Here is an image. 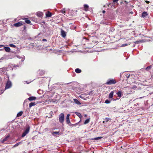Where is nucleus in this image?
I'll return each mask as SVG.
<instances>
[{
	"label": "nucleus",
	"instance_id": "f257e3e1",
	"mask_svg": "<svg viewBox=\"0 0 153 153\" xmlns=\"http://www.w3.org/2000/svg\"><path fill=\"white\" fill-rule=\"evenodd\" d=\"M117 82V80L115 79H108L105 84L108 85H111L112 84H115Z\"/></svg>",
	"mask_w": 153,
	"mask_h": 153
},
{
	"label": "nucleus",
	"instance_id": "f03ea898",
	"mask_svg": "<svg viewBox=\"0 0 153 153\" xmlns=\"http://www.w3.org/2000/svg\"><path fill=\"white\" fill-rule=\"evenodd\" d=\"M59 122L61 123H63L64 121V114L63 113H61L59 115Z\"/></svg>",
	"mask_w": 153,
	"mask_h": 153
},
{
	"label": "nucleus",
	"instance_id": "7ed1b4c3",
	"mask_svg": "<svg viewBox=\"0 0 153 153\" xmlns=\"http://www.w3.org/2000/svg\"><path fill=\"white\" fill-rule=\"evenodd\" d=\"M30 129V127L29 126H28L24 132L22 134V137H24L29 132Z\"/></svg>",
	"mask_w": 153,
	"mask_h": 153
},
{
	"label": "nucleus",
	"instance_id": "20e7f679",
	"mask_svg": "<svg viewBox=\"0 0 153 153\" xmlns=\"http://www.w3.org/2000/svg\"><path fill=\"white\" fill-rule=\"evenodd\" d=\"M12 83L10 81H8L6 85L5 88L6 89H9L12 86Z\"/></svg>",
	"mask_w": 153,
	"mask_h": 153
},
{
	"label": "nucleus",
	"instance_id": "39448f33",
	"mask_svg": "<svg viewBox=\"0 0 153 153\" xmlns=\"http://www.w3.org/2000/svg\"><path fill=\"white\" fill-rule=\"evenodd\" d=\"M23 25L22 22H19L14 24V26L15 27H18L20 26Z\"/></svg>",
	"mask_w": 153,
	"mask_h": 153
},
{
	"label": "nucleus",
	"instance_id": "423d86ee",
	"mask_svg": "<svg viewBox=\"0 0 153 153\" xmlns=\"http://www.w3.org/2000/svg\"><path fill=\"white\" fill-rule=\"evenodd\" d=\"M23 19L25 20V22L27 24L31 25V21L28 19V18H25Z\"/></svg>",
	"mask_w": 153,
	"mask_h": 153
},
{
	"label": "nucleus",
	"instance_id": "0eeeda50",
	"mask_svg": "<svg viewBox=\"0 0 153 153\" xmlns=\"http://www.w3.org/2000/svg\"><path fill=\"white\" fill-rule=\"evenodd\" d=\"M61 34L62 37L65 38L66 36V32L64 30H62L61 31Z\"/></svg>",
	"mask_w": 153,
	"mask_h": 153
},
{
	"label": "nucleus",
	"instance_id": "6e6552de",
	"mask_svg": "<svg viewBox=\"0 0 153 153\" xmlns=\"http://www.w3.org/2000/svg\"><path fill=\"white\" fill-rule=\"evenodd\" d=\"M70 116V114H68L66 116V121L67 123L68 124H69V123H70V121L69 119Z\"/></svg>",
	"mask_w": 153,
	"mask_h": 153
},
{
	"label": "nucleus",
	"instance_id": "1a4fd4ad",
	"mask_svg": "<svg viewBox=\"0 0 153 153\" xmlns=\"http://www.w3.org/2000/svg\"><path fill=\"white\" fill-rule=\"evenodd\" d=\"M52 14L49 11H47L46 13V16L47 17H50L51 16Z\"/></svg>",
	"mask_w": 153,
	"mask_h": 153
},
{
	"label": "nucleus",
	"instance_id": "9d476101",
	"mask_svg": "<svg viewBox=\"0 0 153 153\" xmlns=\"http://www.w3.org/2000/svg\"><path fill=\"white\" fill-rule=\"evenodd\" d=\"M116 91L115 90L113 91L110 92V94L109 95V96H108V97L109 98H110V99L112 98H113V95H114V91Z\"/></svg>",
	"mask_w": 153,
	"mask_h": 153
},
{
	"label": "nucleus",
	"instance_id": "9b49d317",
	"mask_svg": "<svg viewBox=\"0 0 153 153\" xmlns=\"http://www.w3.org/2000/svg\"><path fill=\"white\" fill-rule=\"evenodd\" d=\"M84 10L85 11H87L88 10V8H89V6H88V5L86 4H85L84 5Z\"/></svg>",
	"mask_w": 153,
	"mask_h": 153
},
{
	"label": "nucleus",
	"instance_id": "f8f14e48",
	"mask_svg": "<svg viewBox=\"0 0 153 153\" xmlns=\"http://www.w3.org/2000/svg\"><path fill=\"white\" fill-rule=\"evenodd\" d=\"M116 94L118 96L120 97L122 95V92L121 91H119L118 92L116 93Z\"/></svg>",
	"mask_w": 153,
	"mask_h": 153
},
{
	"label": "nucleus",
	"instance_id": "ddd939ff",
	"mask_svg": "<svg viewBox=\"0 0 153 153\" xmlns=\"http://www.w3.org/2000/svg\"><path fill=\"white\" fill-rule=\"evenodd\" d=\"M74 103L77 104V105H79L81 104V103L77 100L76 99H74Z\"/></svg>",
	"mask_w": 153,
	"mask_h": 153
},
{
	"label": "nucleus",
	"instance_id": "4468645a",
	"mask_svg": "<svg viewBox=\"0 0 153 153\" xmlns=\"http://www.w3.org/2000/svg\"><path fill=\"white\" fill-rule=\"evenodd\" d=\"M6 68H0V72L1 73H4L6 71Z\"/></svg>",
	"mask_w": 153,
	"mask_h": 153
},
{
	"label": "nucleus",
	"instance_id": "2eb2a0df",
	"mask_svg": "<svg viewBox=\"0 0 153 153\" xmlns=\"http://www.w3.org/2000/svg\"><path fill=\"white\" fill-rule=\"evenodd\" d=\"M36 97H29L28 98V100L29 101H33V100H36Z\"/></svg>",
	"mask_w": 153,
	"mask_h": 153
},
{
	"label": "nucleus",
	"instance_id": "dca6fc26",
	"mask_svg": "<svg viewBox=\"0 0 153 153\" xmlns=\"http://www.w3.org/2000/svg\"><path fill=\"white\" fill-rule=\"evenodd\" d=\"M36 15L38 17H41L42 16L43 13L41 12H38L36 13Z\"/></svg>",
	"mask_w": 153,
	"mask_h": 153
},
{
	"label": "nucleus",
	"instance_id": "f3484780",
	"mask_svg": "<svg viewBox=\"0 0 153 153\" xmlns=\"http://www.w3.org/2000/svg\"><path fill=\"white\" fill-rule=\"evenodd\" d=\"M4 48L6 51L7 52H9L10 51V48L7 47H5Z\"/></svg>",
	"mask_w": 153,
	"mask_h": 153
},
{
	"label": "nucleus",
	"instance_id": "a211bd4d",
	"mask_svg": "<svg viewBox=\"0 0 153 153\" xmlns=\"http://www.w3.org/2000/svg\"><path fill=\"white\" fill-rule=\"evenodd\" d=\"M9 137V136L8 135L5 138H4L2 141L1 142L2 143H4L5 141H7L8 138Z\"/></svg>",
	"mask_w": 153,
	"mask_h": 153
},
{
	"label": "nucleus",
	"instance_id": "6ab92c4d",
	"mask_svg": "<svg viewBox=\"0 0 153 153\" xmlns=\"http://www.w3.org/2000/svg\"><path fill=\"white\" fill-rule=\"evenodd\" d=\"M75 114L77 115L81 119L82 117V116L81 114L78 112H75Z\"/></svg>",
	"mask_w": 153,
	"mask_h": 153
},
{
	"label": "nucleus",
	"instance_id": "aec40b11",
	"mask_svg": "<svg viewBox=\"0 0 153 153\" xmlns=\"http://www.w3.org/2000/svg\"><path fill=\"white\" fill-rule=\"evenodd\" d=\"M36 103L35 102H31L29 104V107L30 108L33 106H34L36 105Z\"/></svg>",
	"mask_w": 153,
	"mask_h": 153
},
{
	"label": "nucleus",
	"instance_id": "412c9836",
	"mask_svg": "<svg viewBox=\"0 0 153 153\" xmlns=\"http://www.w3.org/2000/svg\"><path fill=\"white\" fill-rule=\"evenodd\" d=\"M148 15L147 13L146 12H143L142 14V16L143 17H145L146 16Z\"/></svg>",
	"mask_w": 153,
	"mask_h": 153
},
{
	"label": "nucleus",
	"instance_id": "4be33fe9",
	"mask_svg": "<svg viewBox=\"0 0 153 153\" xmlns=\"http://www.w3.org/2000/svg\"><path fill=\"white\" fill-rule=\"evenodd\" d=\"M53 136H55V134H59V131H53L51 132Z\"/></svg>",
	"mask_w": 153,
	"mask_h": 153
},
{
	"label": "nucleus",
	"instance_id": "5701e85b",
	"mask_svg": "<svg viewBox=\"0 0 153 153\" xmlns=\"http://www.w3.org/2000/svg\"><path fill=\"white\" fill-rule=\"evenodd\" d=\"M75 71L77 73H81V71L80 69L77 68L75 69Z\"/></svg>",
	"mask_w": 153,
	"mask_h": 153
},
{
	"label": "nucleus",
	"instance_id": "b1692460",
	"mask_svg": "<svg viewBox=\"0 0 153 153\" xmlns=\"http://www.w3.org/2000/svg\"><path fill=\"white\" fill-rule=\"evenodd\" d=\"M23 112L22 111H20L19 112L17 115V116L18 117H20L23 114Z\"/></svg>",
	"mask_w": 153,
	"mask_h": 153
},
{
	"label": "nucleus",
	"instance_id": "393cba45",
	"mask_svg": "<svg viewBox=\"0 0 153 153\" xmlns=\"http://www.w3.org/2000/svg\"><path fill=\"white\" fill-rule=\"evenodd\" d=\"M90 122V118L88 119L85 120V121L84 122V124H88Z\"/></svg>",
	"mask_w": 153,
	"mask_h": 153
},
{
	"label": "nucleus",
	"instance_id": "a878e982",
	"mask_svg": "<svg viewBox=\"0 0 153 153\" xmlns=\"http://www.w3.org/2000/svg\"><path fill=\"white\" fill-rule=\"evenodd\" d=\"M102 138V137H98L94 138L91 139V140H99L100 139H101Z\"/></svg>",
	"mask_w": 153,
	"mask_h": 153
},
{
	"label": "nucleus",
	"instance_id": "bb28decb",
	"mask_svg": "<svg viewBox=\"0 0 153 153\" xmlns=\"http://www.w3.org/2000/svg\"><path fill=\"white\" fill-rule=\"evenodd\" d=\"M151 67H152V66L151 65L148 66L146 68V70L147 71H149V70L151 68Z\"/></svg>",
	"mask_w": 153,
	"mask_h": 153
},
{
	"label": "nucleus",
	"instance_id": "cd10ccee",
	"mask_svg": "<svg viewBox=\"0 0 153 153\" xmlns=\"http://www.w3.org/2000/svg\"><path fill=\"white\" fill-rule=\"evenodd\" d=\"M61 12L63 13H65V8L62 9L61 10Z\"/></svg>",
	"mask_w": 153,
	"mask_h": 153
},
{
	"label": "nucleus",
	"instance_id": "c85d7f7f",
	"mask_svg": "<svg viewBox=\"0 0 153 153\" xmlns=\"http://www.w3.org/2000/svg\"><path fill=\"white\" fill-rule=\"evenodd\" d=\"M21 142H19L13 146L14 147H16L18 146L19 145L20 143H21Z\"/></svg>",
	"mask_w": 153,
	"mask_h": 153
},
{
	"label": "nucleus",
	"instance_id": "c756f323",
	"mask_svg": "<svg viewBox=\"0 0 153 153\" xmlns=\"http://www.w3.org/2000/svg\"><path fill=\"white\" fill-rule=\"evenodd\" d=\"M110 102V101L108 100H106L105 101V103L106 104H108Z\"/></svg>",
	"mask_w": 153,
	"mask_h": 153
},
{
	"label": "nucleus",
	"instance_id": "7c9ffc66",
	"mask_svg": "<svg viewBox=\"0 0 153 153\" xmlns=\"http://www.w3.org/2000/svg\"><path fill=\"white\" fill-rule=\"evenodd\" d=\"M9 46L10 47H13V48H15L16 47V46L14 45H13V44H10L9 45Z\"/></svg>",
	"mask_w": 153,
	"mask_h": 153
},
{
	"label": "nucleus",
	"instance_id": "2f4dec72",
	"mask_svg": "<svg viewBox=\"0 0 153 153\" xmlns=\"http://www.w3.org/2000/svg\"><path fill=\"white\" fill-rule=\"evenodd\" d=\"M111 120V119L110 118H109L107 117L105 118V120L106 122H108L109 120Z\"/></svg>",
	"mask_w": 153,
	"mask_h": 153
},
{
	"label": "nucleus",
	"instance_id": "473e14b6",
	"mask_svg": "<svg viewBox=\"0 0 153 153\" xmlns=\"http://www.w3.org/2000/svg\"><path fill=\"white\" fill-rule=\"evenodd\" d=\"M137 88V87L136 85H134L132 87H131V89H136Z\"/></svg>",
	"mask_w": 153,
	"mask_h": 153
},
{
	"label": "nucleus",
	"instance_id": "72a5a7b5",
	"mask_svg": "<svg viewBox=\"0 0 153 153\" xmlns=\"http://www.w3.org/2000/svg\"><path fill=\"white\" fill-rule=\"evenodd\" d=\"M130 75L129 74H126V77H127V78H128L129 77Z\"/></svg>",
	"mask_w": 153,
	"mask_h": 153
},
{
	"label": "nucleus",
	"instance_id": "f704fd0d",
	"mask_svg": "<svg viewBox=\"0 0 153 153\" xmlns=\"http://www.w3.org/2000/svg\"><path fill=\"white\" fill-rule=\"evenodd\" d=\"M68 124L70 126H74L76 124H72L71 123H69V124Z\"/></svg>",
	"mask_w": 153,
	"mask_h": 153
},
{
	"label": "nucleus",
	"instance_id": "c9c22d12",
	"mask_svg": "<svg viewBox=\"0 0 153 153\" xmlns=\"http://www.w3.org/2000/svg\"><path fill=\"white\" fill-rule=\"evenodd\" d=\"M128 45L127 44H123L122 45V47H124V46H127Z\"/></svg>",
	"mask_w": 153,
	"mask_h": 153
},
{
	"label": "nucleus",
	"instance_id": "e433bc0d",
	"mask_svg": "<svg viewBox=\"0 0 153 153\" xmlns=\"http://www.w3.org/2000/svg\"><path fill=\"white\" fill-rule=\"evenodd\" d=\"M142 41L141 40H140V41H136V42H135V43L136 44H138V43H139V42H141Z\"/></svg>",
	"mask_w": 153,
	"mask_h": 153
},
{
	"label": "nucleus",
	"instance_id": "4c0bfd02",
	"mask_svg": "<svg viewBox=\"0 0 153 153\" xmlns=\"http://www.w3.org/2000/svg\"><path fill=\"white\" fill-rule=\"evenodd\" d=\"M145 2L146 3H147V4H149L150 2L149 1H145Z\"/></svg>",
	"mask_w": 153,
	"mask_h": 153
},
{
	"label": "nucleus",
	"instance_id": "58836bf2",
	"mask_svg": "<svg viewBox=\"0 0 153 153\" xmlns=\"http://www.w3.org/2000/svg\"><path fill=\"white\" fill-rule=\"evenodd\" d=\"M118 0H114L113 1V2H115L116 1H118Z\"/></svg>",
	"mask_w": 153,
	"mask_h": 153
},
{
	"label": "nucleus",
	"instance_id": "ea45409f",
	"mask_svg": "<svg viewBox=\"0 0 153 153\" xmlns=\"http://www.w3.org/2000/svg\"><path fill=\"white\" fill-rule=\"evenodd\" d=\"M4 47V45H0V48L3 47Z\"/></svg>",
	"mask_w": 153,
	"mask_h": 153
},
{
	"label": "nucleus",
	"instance_id": "a19ab883",
	"mask_svg": "<svg viewBox=\"0 0 153 153\" xmlns=\"http://www.w3.org/2000/svg\"><path fill=\"white\" fill-rule=\"evenodd\" d=\"M124 1V2L125 3H128V2H127V1Z\"/></svg>",
	"mask_w": 153,
	"mask_h": 153
},
{
	"label": "nucleus",
	"instance_id": "79ce46f5",
	"mask_svg": "<svg viewBox=\"0 0 153 153\" xmlns=\"http://www.w3.org/2000/svg\"><path fill=\"white\" fill-rule=\"evenodd\" d=\"M105 10H103L102 11V13H105Z\"/></svg>",
	"mask_w": 153,
	"mask_h": 153
},
{
	"label": "nucleus",
	"instance_id": "37998d69",
	"mask_svg": "<svg viewBox=\"0 0 153 153\" xmlns=\"http://www.w3.org/2000/svg\"><path fill=\"white\" fill-rule=\"evenodd\" d=\"M43 41H46V40L45 39H43Z\"/></svg>",
	"mask_w": 153,
	"mask_h": 153
},
{
	"label": "nucleus",
	"instance_id": "c03bdc74",
	"mask_svg": "<svg viewBox=\"0 0 153 153\" xmlns=\"http://www.w3.org/2000/svg\"><path fill=\"white\" fill-rule=\"evenodd\" d=\"M111 3H109L108 4V6H109L110 5H111Z\"/></svg>",
	"mask_w": 153,
	"mask_h": 153
},
{
	"label": "nucleus",
	"instance_id": "a18cd8bd",
	"mask_svg": "<svg viewBox=\"0 0 153 153\" xmlns=\"http://www.w3.org/2000/svg\"><path fill=\"white\" fill-rule=\"evenodd\" d=\"M26 29V27L25 26H24V30H25Z\"/></svg>",
	"mask_w": 153,
	"mask_h": 153
},
{
	"label": "nucleus",
	"instance_id": "49530a36",
	"mask_svg": "<svg viewBox=\"0 0 153 153\" xmlns=\"http://www.w3.org/2000/svg\"><path fill=\"white\" fill-rule=\"evenodd\" d=\"M87 115H86V114H85V117H87Z\"/></svg>",
	"mask_w": 153,
	"mask_h": 153
},
{
	"label": "nucleus",
	"instance_id": "de8ad7c7",
	"mask_svg": "<svg viewBox=\"0 0 153 153\" xmlns=\"http://www.w3.org/2000/svg\"><path fill=\"white\" fill-rule=\"evenodd\" d=\"M104 122H104V121H103V123H104Z\"/></svg>",
	"mask_w": 153,
	"mask_h": 153
},
{
	"label": "nucleus",
	"instance_id": "09e8293b",
	"mask_svg": "<svg viewBox=\"0 0 153 153\" xmlns=\"http://www.w3.org/2000/svg\"><path fill=\"white\" fill-rule=\"evenodd\" d=\"M152 105H153V103Z\"/></svg>",
	"mask_w": 153,
	"mask_h": 153
}]
</instances>
